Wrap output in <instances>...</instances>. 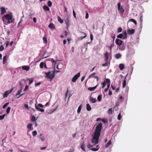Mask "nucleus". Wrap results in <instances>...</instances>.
I'll use <instances>...</instances> for the list:
<instances>
[{"mask_svg": "<svg viewBox=\"0 0 152 152\" xmlns=\"http://www.w3.org/2000/svg\"><path fill=\"white\" fill-rule=\"evenodd\" d=\"M102 98V95L100 94L97 97V99L99 102L101 100Z\"/></svg>", "mask_w": 152, "mask_h": 152, "instance_id": "obj_36", "label": "nucleus"}, {"mask_svg": "<svg viewBox=\"0 0 152 152\" xmlns=\"http://www.w3.org/2000/svg\"><path fill=\"white\" fill-rule=\"evenodd\" d=\"M80 76V73L78 72L77 74L75 75L72 78V82L75 83L76 82L77 79Z\"/></svg>", "mask_w": 152, "mask_h": 152, "instance_id": "obj_4", "label": "nucleus"}, {"mask_svg": "<svg viewBox=\"0 0 152 152\" xmlns=\"http://www.w3.org/2000/svg\"><path fill=\"white\" fill-rule=\"evenodd\" d=\"M115 43L116 45L119 46L123 44V41L120 39H116L115 40Z\"/></svg>", "mask_w": 152, "mask_h": 152, "instance_id": "obj_6", "label": "nucleus"}, {"mask_svg": "<svg viewBox=\"0 0 152 152\" xmlns=\"http://www.w3.org/2000/svg\"><path fill=\"white\" fill-rule=\"evenodd\" d=\"M99 149V148H91V150L94 151H98Z\"/></svg>", "mask_w": 152, "mask_h": 152, "instance_id": "obj_41", "label": "nucleus"}, {"mask_svg": "<svg viewBox=\"0 0 152 152\" xmlns=\"http://www.w3.org/2000/svg\"><path fill=\"white\" fill-rule=\"evenodd\" d=\"M104 81H105L106 83H107V84H109L110 83V80L108 78H106L105 79V80H104Z\"/></svg>", "mask_w": 152, "mask_h": 152, "instance_id": "obj_40", "label": "nucleus"}, {"mask_svg": "<svg viewBox=\"0 0 152 152\" xmlns=\"http://www.w3.org/2000/svg\"><path fill=\"white\" fill-rule=\"evenodd\" d=\"M48 5L49 7H51L52 5V3L50 1H49L48 2Z\"/></svg>", "mask_w": 152, "mask_h": 152, "instance_id": "obj_42", "label": "nucleus"}, {"mask_svg": "<svg viewBox=\"0 0 152 152\" xmlns=\"http://www.w3.org/2000/svg\"><path fill=\"white\" fill-rule=\"evenodd\" d=\"M58 107V105L56 106V108H55L53 109V110L50 113H49L48 114H51V113H53L56 110Z\"/></svg>", "mask_w": 152, "mask_h": 152, "instance_id": "obj_48", "label": "nucleus"}, {"mask_svg": "<svg viewBox=\"0 0 152 152\" xmlns=\"http://www.w3.org/2000/svg\"><path fill=\"white\" fill-rule=\"evenodd\" d=\"M114 46V42H113L112 44L110 45L109 47V49L110 50H111V49Z\"/></svg>", "mask_w": 152, "mask_h": 152, "instance_id": "obj_52", "label": "nucleus"}, {"mask_svg": "<svg viewBox=\"0 0 152 152\" xmlns=\"http://www.w3.org/2000/svg\"><path fill=\"white\" fill-rule=\"evenodd\" d=\"M123 35L124 38L123 39H126L127 37V31L126 30H124L123 31L122 34Z\"/></svg>", "mask_w": 152, "mask_h": 152, "instance_id": "obj_11", "label": "nucleus"}, {"mask_svg": "<svg viewBox=\"0 0 152 152\" xmlns=\"http://www.w3.org/2000/svg\"><path fill=\"white\" fill-rule=\"evenodd\" d=\"M43 41L44 43H46L47 42V38L45 37H44L43 38Z\"/></svg>", "mask_w": 152, "mask_h": 152, "instance_id": "obj_45", "label": "nucleus"}, {"mask_svg": "<svg viewBox=\"0 0 152 152\" xmlns=\"http://www.w3.org/2000/svg\"><path fill=\"white\" fill-rule=\"evenodd\" d=\"M37 134V132L36 130H35L32 132V135L33 136H35Z\"/></svg>", "mask_w": 152, "mask_h": 152, "instance_id": "obj_49", "label": "nucleus"}, {"mask_svg": "<svg viewBox=\"0 0 152 152\" xmlns=\"http://www.w3.org/2000/svg\"><path fill=\"white\" fill-rule=\"evenodd\" d=\"M123 35V34H120L119 35H118L117 36V37L118 38H119L120 39H123L124 38Z\"/></svg>", "mask_w": 152, "mask_h": 152, "instance_id": "obj_27", "label": "nucleus"}, {"mask_svg": "<svg viewBox=\"0 0 152 152\" xmlns=\"http://www.w3.org/2000/svg\"><path fill=\"white\" fill-rule=\"evenodd\" d=\"M134 50L132 49H129V52L127 53V56H128L130 55L133 54L134 53Z\"/></svg>", "mask_w": 152, "mask_h": 152, "instance_id": "obj_7", "label": "nucleus"}, {"mask_svg": "<svg viewBox=\"0 0 152 152\" xmlns=\"http://www.w3.org/2000/svg\"><path fill=\"white\" fill-rule=\"evenodd\" d=\"M118 10L120 11L121 13L123 14L124 12V10L122 7H121V8L118 9Z\"/></svg>", "mask_w": 152, "mask_h": 152, "instance_id": "obj_39", "label": "nucleus"}, {"mask_svg": "<svg viewBox=\"0 0 152 152\" xmlns=\"http://www.w3.org/2000/svg\"><path fill=\"white\" fill-rule=\"evenodd\" d=\"M32 126V124L30 123H29L28 124L27 127L28 129H31L32 128V129H33V128L31 127Z\"/></svg>", "mask_w": 152, "mask_h": 152, "instance_id": "obj_34", "label": "nucleus"}, {"mask_svg": "<svg viewBox=\"0 0 152 152\" xmlns=\"http://www.w3.org/2000/svg\"><path fill=\"white\" fill-rule=\"evenodd\" d=\"M101 120L102 122L104 123H106L107 122V120L105 118H103Z\"/></svg>", "mask_w": 152, "mask_h": 152, "instance_id": "obj_57", "label": "nucleus"}, {"mask_svg": "<svg viewBox=\"0 0 152 152\" xmlns=\"http://www.w3.org/2000/svg\"><path fill=\"white\" fill-rule=\"evenodd\" d=\"M118 33L121 32L122 31V28L121 27L118 28Z\"/></svg>", "mask_w": 152, "mask_h": 152, "instance_id": "obj_58", "label": "nucleus"}, {"mask_svg": "<svg viewBox=\"0 0 152 152\" xmlns=\"http://www.w3.org/2000/svg\"><path fill=\"white\" fill-rule=\"evenodd\" d=\"M129 88L128 87H126L125 88V94H126L127 96L128 95V93L129 92Z\"/></svg>", "mask_w": 152, "mask_h": 152, "instance_id": "obj_35", "label": "nucleus"}, {"mask_svg": "<svg viewBox=\"0 0 152 152\" xmlns=\"http://www.w3.org/2000/svg\"><path fill=\"white\" fill-rule=\"evenodd\" d=\"M127 75H126V76L125 77L124 79V80H123V83H122V84H123V88H124L125 87V86H126V77L127 75Z\"/></svg>", "mask_w": 152, "mask_h": 152, "instance_id": "obj_18", "label": "nucleus"}, {"mask_svg": "<svg viewBox=\"0 0 152 152\" xmlns=\"http://www.w3.org/2000/svg\"><path fill=\"white\" fill-rule=\"evenodd\" d=\"M36 119L35 117L34 116H33L31 118V121L32 122L36 121Z\"/></svg>", "mask_w": 152, "mask_h": 152, "instance_id": "obj_43", "label": "nucleus"}, {"mask_svg": "<svg viewBox=\"0 0 152 152\" xmlns=\"http://www.w3.org/2000/svg\"><path fill=\"white\" fill-rule=\"evenodd\" d=\"M130 21L132 22H133L135 25H137V23L136 21L134 19H131L129 20Z\"/></svg>", "mask_w": 152, "mask_h": 152, "instance_id": "obj_44", "label": "nucleus"}, {"mask_svg": "<svg viewBox=\"0 0 152 152\" xmlns=\"http://www.w3.org/2000/svg\"><path fill=\"white\" fill-rule=\"evenodd\" d=\"M39 138L42 141H44L45 140V137L42 134H40Z\"/></svg>", "mask_w": 152, "mask_h": 152, "instance_id": "obj_23", "label": "nucleus"}, {"mask_svg": "<svg viewBox=\"0 0 152 152\" xmlns=\"http://www.w3.org/2000/svg\"><path fill=\"white\" fill-rule=\"evenodd\" d=\"M28 85H26L25 86L24 89V92L28 90Z\"/></svg>", "mask_w": 152, "mask_h": 152, "instance_id": "obj_59", "label": "nucleus"}, {"mask_svg": "<svg viewBox=\"0 0 152 152\" xmlns=\"http://www.w3.org/2000/svg\"><path fill=\"white\" fill-rule=\"evenodd\" d=\"M122 113H123V111H122ZM121 111H120V112L119 113V114H118V120H121Z\"/></svg>", "mask_w": 152, "mask_h": 152, "instance_id": "obj_30", "label": "nucleus"}, {"mask_svg": "<svg viewBox=\"0 0 152 152\" xmlns=\"http://www.w3.org/2000/svg\"><path fill=\"white\" fill-rule=\"evenodd\" d=\"M55 69L53 71H49L48 72L45 73V77L48 79H52L54 78L55 75Z\"/></svg>", "mask_w": 152, "mask_h": 152, "instance_id": "obj_3", "label": "nucleus"}, {"mask_svg": "<svg viewBox=\"0 0 152 152\" xmlns=\"http://www.w3.org/2000/svg\"><path fill=\"white\" fill-rule=\"evenodd\" d=\"M24 94H20V92H19L18 91L17 93L15 94V96H17L18 95H20V96H19L18 97V98H20L21 96H22V95H23Z\"/></svg>", "mask_w": 152, "mask_h": 152, "instance_id": "obj_37", "label": "nucleus"}, {"mask_svg": "<svg viewBox=\"0 0 152 152\" xmlns=\"http://www.w3.org/2000/svg\"><path fill=\"white\" fill-rule=\"evenodd\" d=\"M9 102H7L6 103H5L2 106V108L3 109L5 108L9 104Z\"/></svg>", "mask_w": 152, "mask_h": 152, "instance_id": "obj_50", "label": "nucleus"}, {"mask_svg": "<svg viewBox=\"0 0 152 152\" xmlns=\"http://www.w3.org/2000/svg\"><path fill=\"white\" fill-rule=\"evenodd\" d=\"M98 84L94 87H90L88 88V89L89 91H92L94 90L97 87Z\"/></svg>", "mask_w": 152, "mask_h": 152, "instance_id": "obj_17", "label": "nucleus"}, {"mask_svg": "<svg viewBox=\"0 0 152 152\" xmlns=\"http://www.w3.org/2000/svg\"><path fill=\"white\" fill-rule=\"evenodd\" d=\"M89 100L91 103H95L96 102V98H94L91 96L90 97Z\"/></svg>", "mask_w": 152, "mask_h": 152, "instance_id": "obj_15", "label": "nucleus"}, {"mask_svg": "<svg viewBox=\"0 0 152 152\" xmlns=\"http://www.w3.org/2000/svg\"><path fill=\"white\" fill-rule=\"evenodd\" d=\"M80 148H81V149H82L83 150L85 151V145L84 142H83L81 145Z\"/></svg>", "mask_w": 152, "mask_h": 152, "instance_id": "obj_32", "label": "nucleus"}, {"mask_svg": "<svg viewBox=\"0 0 152 152\" xmlns=\"http://www.w3.org/2000/svg\"><path fill=\"white\" fill-rule=\"evenodd\" d=\"M113 110L112 108H109L107 111V113L109 115H110L112 113Z\"/></svg>", "mask_w": 152, "mask_h": 152, "instance_id": "obj_31", "label": "nucleus"}, {"mask_svg": "<svg viewBox=\"0 0 152 152\" xmlns=\"http://www.w3.org/2000/svg\"><path fill=\"white\" fill-rule=\"evenodd\" d=\"M13 16L11 12L10 13L4 15L2 17V20L4 24L7 25L11 23H14V19L12 18Z\"/></svg>", "mask_w": 152, "mask_h": 152, "instance_id": "obj_2", "label": "nucleus"}, {"mask_svg": "<svg viewBox=\"0 0 152 152\" xmlns=\"http://www.w3.org/2000/svg\"><path fill=\"white\" fill-rule=\"evenodd\" d=\"M23 17H24V16H23V17H22L21 18L20 21H19V22H18V25L19 26H21V25H20V24L21 23H22V21H23V20H22V18H23Z\"/></svg>", "mask_w": 152, "mask_h": 152, "instance_id": "obj_54", "label": "nucleus"}, {"mask_svg": "<svg viewBox=\"0 0 152 152\" xmlns=\"http://www.w3.org/2000/svg\"><path fill=\"white\" fill-rule=\"evenodd\" d=\"M4 48L2 45H1L0 46V51H2L4 50Z\"/></svg>", "mask_w": 152, "mask_h": 152, "instance_id": "obj_56", "label": "nucleus"}, {"mask_svg": "<svg viewBox=\"0 0 152 152\" xmlns=\"http://www.w3.org/2000/svg\"><path fill=\"white\" fill-rule=\"evenodd\" d=\"M1 15H4L6 12L5 9V7H1Z\"/></svg>", "mask_w": 152, "mask_h": 152, "instance_id": "obj_12", "label": "nucleus"}, {"mask_svg": "<svg viewBox=\"0 0 152 152\" xmlns=\"http://www.w3.org/2000/svg\"><path fill=\"white\" fill-rule=\"evenodd\" d=\"M10 109L11 107H7L6 110V112L7 114H8L10 113Z\"/></svg>", "mask_w": 152, "mask_h": 152, "instance_id": "obj_46", "label": "nucleus"}, {"mask_svg": "<svg viewBox=\"0 0 152 152\" xmlns=\"http://www.w3.org/2000/svg\"><path fill=\"white\" fill-rule=\"evenodd\" d=\"M45 63H44L43 62H41L39 65L40 67L41 68H42L44 67Z\"/></svg>", "mask_w": 152, "mask_h": 152, "instance_id": "obj_38", "label": "nucleus"}, {"mask_svg": "<svg viewBox=\"0 0 152 152\" xmlns=\"http://www.w3.org/2000/svg\"><path fill=\"white\" fill-rule=\"evenodd\" d=\"M41 84L40 82H39L37 83H35V86L36 87H37L39 86Z\"/></svg>", "mask_w": 152, "mask_h": 152, "instance_id": "obj_61", "label": "nucleus"}, {"mask_svg": "<svg viewBox=\"0 0 152 152\" xmlns=\"http://www.w3.org/2000/svg\"><path fill=\"white\" fill-rule=\"evenodd\" d=\"M64 13H66L67 12V8L65 6H64Z\"/></svg>", "mask_w": 152, "mask_h": 152, "instance_id": "obj_63", "label": "nucleus"}, {"mask_svg": "<svg viewBox=\"0 0 152 152\" xmlns=\"http://www.w3.org/2000/svg\"><path fill=\"white\" fill-rule=\"evenodd\" d=\"M6 115V114H4L2 115H0V120H3L5 116Z\"/></svg>", "mask_w": 152, "mask_h": 152, "instance_id": "obj_47", "label": "nucleus"}, {"mask_svg": "<svg viewBox=\"0 0 152 152\" xmlns=\"http://www.w3.org/2000/svg\"><path fill=\"white\" fill-rule=\"evenodd\" d=\"M38 107H40L41 108H43L44 107V106L41 104L39 103L38 104Z\"/></svg>", "mask_w": 152, "mask_h": 152, "instance_id": "obj_62", "label": "nucleus"}, {"mask_svg": "<svg viewBox=\"0 0 152 152\" xmlns=\"http://www.w3.org/2000/svg\"><path fill=\"white\" fill-rule=\"evenodd\" d=\"M118 48L120 50L123 51L125 50L126 46L124 44H123L122 45L119 46Z\"/></svg>", "mask_w": 152, "mask_h": 152, "instance_id": "obj_8", "label": "nucleus"}, {"mask_svg": "<svg viewBox=\"0 0 152 152\" xmlns=\"http://www.w3.org/2000/svg\"><path fill=\"white\" fill-rule=\"evenodd\" d=\"M9 93L8 92V91H6L5 92L4 94H3V98H6L7 97L8 95L9 94Z\"/></svg>", "mask_w": 152, "mask_h": 152, "instance_id": "obj_29", "label": "nucleus"}, {"mask_svg": "<svg viewBox=\"0 0 152 152\" xmlns=\"http://www.w3.org/2000/svg\"><path fill=\"white\" fill-rule=\"evenodd\" d=\"M7 55H5L3 57V64H5L7 61Z\"/></svg>", "mask_w": 152, "mask_h": 152, "instance_id": "obj_21", "label": "nucleus"}, {"mask_svg": "<svg viewBox=\"0 0 152 152\" xmlns=\"http://www.w3.org/2000/svg\"><path fill=\"white\" fill-rule=\"evenodd\" d=\"M82 107V105H80L79 107H78V108L77 109V113H79L81 110V109Z\"/></svg>", "mask_w": 152, "mask_h": 152, "instance_id": "obj_33", "label": "nucleus"}, {"mask_svg": "<svg viewBox=\"0 0 152 152\" xmlns=\"http://www.w3.org/2000/svg\"><path fill=\"white\" fill-rule=\"evenodd\" d=\"M109 53L108 52H106L105 53L104 56L105 57V61H108V56Z\"/></svg>", "mask_w": 152, "mask_h": 152, "instance_id": "obj_16", "label": "nucleus"}, {"mask_svg": "<svg viewBox=\"0 0 152 152\" xmlns=\"http://www.w3.org/2000/svg\"><path fill=\"white\" fill-rule=\"evenodd\" d=\"M81 33L83 35V36H81L78 37V39L79 41L82 40L86 36V34L85 33L81 32Z\"/></svg>", "mask_w": 152, "mask_h": 152, "instance_id": "obj_9", "label": "nucleus"}, {"mask_svg": "<svg viewBox=\"0 0 152 152\" xmlns=\"http://www.w3.org/2000/svg\"><path fill=\"white\" fill-rule=\"evenodd\" d=\"M96 74V73L95 72H93L92 74H91V75H90L89 76V78H91L92 76H94Z\"/></svg>", "mask_w": 152, "mask_h": 152, "instance_id": "obj_55", "label": "nucleus"}, {"mask_svg": "<svg viewBox=\"0 0 152 152\" xmlns=\"http://www.w3.org/2000/svg\"><path fill=\"white\" fill-rule=\"evenodd\" d=\"M35 107L36 109L37 110H38L42 112H43L44 111V110L43 109H41L37 105V104H35Z\"/></svg>", "mask_w": 152, "mask_h": 152, "instance_id": "obj_13", "label": "nucleus"}, {"mask_svg": "<svg viewBox=\"0 0 152 152\" xmlns=\"http://www.w3.org/2000/svg\"><path fill=\"white\" fill-rule=\"evenodd\" d=\"M106 62L104 63V64H103L102 65V66H107V65H108V62L107 61H105Z\"/></svg>", "mask_w": 152, "mask_h": 152, "instance_id": "obj_60", "label": "nucleus"}, {"mask_svg": "<svg viewBox=\"0 0 152 152\" xmlns=\"http://www.w3.org/2000/svg\"><path fill=\"white\" fill-rule=\"evenodd\" d=\"M121 55L119 53H117L115 55V58L116 59H119L121 57Z\"/></svg>", "mask_w": 152, "mask_h": 152, "instance_id": "obj_26", "label": "nucleus"}, {"mask_svg": "<svg viewBox=\"0 0 152 152\" xmlns=\"http://www.w3.org/2000/svg\"><path fill=\"white\" fill-rule=\"evenodd\" d=\"M111 140H109L108 142L105 145V147L106 148H108L110 145L111 144Z\"/></svg>", "mask_w": 152, "mask_h": 152, "instance_id": "obj_28", "label": "nucleus"}, {"mask_svg": "<svg viewBox=\"0 0 152 152\" xmlns=\"http://www.w3.org/2000/svg\"><path fill=\"white\" fill-rule=\"evenodd\" d=\"M124 64H121L119 65V68L121 70H123L124 68Z\"/></svg>", "mask_w": 152, "mask_h": 152, "instance_id": "obj_25", "label": "nucleus"}, {"mask_svg": "<svg viewBox=\"0 0 152 152\" xmlns=\"http://www.w3.org/2000/svg\"><path fill=\"white\" fill-rule=\"evenodd\" d=\"M34 79L32 78H31L30 79L29 82V84H31L33 82Z\"/></svg>", "mask_w": 152, "mask_h": 152, "instance_id": "obj_51", "label": "nucleus"}, {"mask_svg": "<svg viewBox=\"0 0 152 152\" xmlns=\"http://www.w3.org/2000/svg\"><path fill=\"white\" fill-rule=\"evenodd\" d=\"M57 19L58 21L61 23H63L64 20L63 19L61 18L60 17L58 16L57 17Z\"/></svg>", "mask_w": 152, "mask_h": 152, "instance_id": "obj_24", "label": "nucleus"}, {"mask_svg": "<svg viewBox=\"0 0 152 152\" xmlns=\"http://www.w3.org/2000/svg\"><path fill=\"white\" fill-rule=\"evenodd\" d=\"M22 69L23 70H26V71H28L30 69V67L28 66H22Z\"/></svg>", "mask_w": 152, "mask_h": 152, "instance_id": "obj_19", "label": "nucleus"}, {"mask_svg": "<svg viewBox=\"0 0 152 152\" xmlns=\"http://www.w3.org/2000/svg\"><path fill=\"white\" fill-rule=\"evenodd\" d=\"M86 109L87 111H90L91 110V108L90 105L89 104H86Z\"/></svg>", "mask_w": 152, "mask_h": 152, "instance_id": "obj_20", "label": "nucleus"}, {"mask_svg": "<svg viewBox=\"0 0 152 152\" xmlns=\"http://www.w3.org/2000/svg\"><path fill=\"white\" fill-rule=\"evenodd\" d=\"M43 9L45 11L50 10V9L49 7L46 5H45L43 7Z\"/></svg>", "mask_w": 152, "mask_h": 152, "instance_id": "obj_22", "label": "nucleus"}, {"mask_svg": "<svg viewBox=\"0 0 152 152\" xmlns=\"http://www.w3.org/2000/svg\"><path fill=\"white\" fill-rule=\"evenodd\" d=\"M48 27L52 30L54 29L55 28L54 24L52 23H50Z\"/></svg>", "mask_w": 152, "mask_h": 152, "instance_id": "obj_14", "label": "nucleus"}, {"mask_svg": "<svg viewBox=\"0 0 152 152\" xmlns=\"http://www.w3.org/2000/svg\"><path fill=\"white\" fill-rule=\"evenodd\" d=\"M102 124L101 122L98 124L96 126L95 131L92 135L91 142L94 145L97 144L99 142V137L102 130Z\"/></svg>", "mask_w": 152, "mask_h": 152, "instance_id": "obj_1", "label": "nucleus"}, {"mask_svg": "<svg viewBox=\"0 0 152 152\" xmlns=\"http://www.w3.org/2000/svg\"><path fill=\"white\" fill-rule=\"evenodd\" d=\"M73 14L74 18H76V14L74 9L73 10Z\"/></svg>", "mask_w": 152, "mask_h": 152, "instance_id": "obj_64", "label": "nucleus"}, {"mask_svg": "<svg viewBox=\"0 0 152 152\" xmlns=\"http://www.w3.org/2000/svg\"><path fill=\"white\" fill-rule=\"evenodd\" d=\"M102 88H103L106 86V84L105 83V81H104L102 83Z\"/></svg>", "mask_w": 152, "mask_h": 152, "instance_id": "obj_53", "label": "nucleus"}, {"mask_svg": "<svg viewBox=\"0 0 152 152\" xmlns=\"http://www.w3.org/2000/svg\"><path fill=\"white\" fill-rule=\"evenodd\" d=\"M64 21L66 24L67 29H68L69 26L70 25L69 17H67V18L64 20Z\"/></svg>", "mask_w": 152, "mask_h": 152, "instance_id": "obj_5", "label": "nucleus"}, {"mask_svg": "<svg viewBox=\"0 0 152 152\" xmlns=\"http://www.w3.org/2000/svg\"><path fill=\"white\" fill-rule=\"evenodd\" d=\"M127 31L129 34L132 35L134 33L135 30L134 29H128Z\"/></svg>", "mask_w": 152, "mask_h": 152, "instance_id": "obj_10", "label": "nucleus"}]
</instances>
